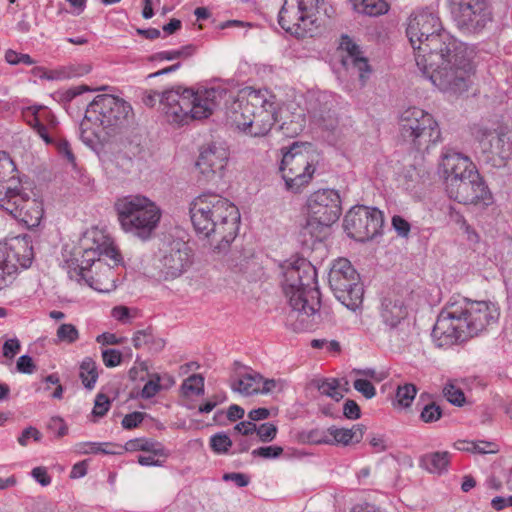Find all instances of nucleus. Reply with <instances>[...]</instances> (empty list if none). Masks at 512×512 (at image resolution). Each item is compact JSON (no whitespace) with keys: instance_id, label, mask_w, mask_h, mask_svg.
Wrapping results in <instances>:
<instances>
[{"instance_id":"nucleus-1","label":"nucleus","mask_w":512,"mask_h":512,"mask_svg":"<svg viewBox=\"0 0 512 512\" xmlns=\"http://www.w3.org/2000/svg\"><path fill=\"white\" fill-rule=\"evenodd\" d=\"M406 35L416 65L443 93L459 96L473 86L477 72V51L442 28L437 14L421 10L411 14Z\"/></svg>"},{"instance_id":"nucleus-2","label":"nucleus","mask_w":512,"mask_h":512,"mask_svg":"<svg viewBox=\"0 0 512 512\" xmlns=\"http://www.w3.org/2000/svg\"><path fill=\"white\" fill-rule=\"evenodd\" d=\"M190 98V122L209 118L222 102L229 99L233 101L226 107L227 122L245 135L263 137L276 122V97L266 89L245 87L233 98L223 86L192 88Z\"/></svg>"},{"instance_id":"nucleus-3","label":"nucleus","mask_w":512,"mask_h":512,"mask_svg":"<svg viewBox=\"0 0 512 512\" xmlns=\"http://www.w3.org/2000/svg\"><path fill=\"white\" fill-rule=\"evenodd\" d=\"M500 307L491 300L463 299L447 304L436 320L432 337L439 347L465 342L497 324Z\"/></svg>"},{"instance_id":"nucleus-4","label":"nucleus","mask_w":512,"mask_h":512,"mask_svg":"<svg viewBox=\"0 0 512 512\" xmlns=\"http://www.w3.org/2000/svg\"><path fill=\"white\" fill-rule=\"evenodd\" d=\"M189 210L195 232L214 250L226 249L237 236L241 215L229 199L217 193H202L193 199Z\"/></svg>"},{"instance_id":"nucleus-5","label":"nucleus","mask_w":512,"mask_h":512,"mask_svg":"<svg viewBox=\"0 0 512 512\" xmlns=\"http://www.w3.org/2000/svg\"><path fill=\"white\" fill-rule=\"evenodd\" d=\"M282 288L293 312L301 321V328H307L309 318L320 309V292L316 286L315 267L302 257L286 260L282 265Z\"/></svg>"},{"instance_id":"nucleus-6","label":"nucleus","mask_w":512,"mask_h":512,"mask_svg":"<svg viewBox=\"0 0 512 512\" xmlns=\"http://www.w3.org/2000/svg\"><path fill=\"white\" fill-rule=\"evenodd\" d=\"M114 209L121 229L142 241L153 237L162 219L160 206L142 194L117 198Z\"/></svg>"},{"instance_id":"nucleus-7","label":"nucleus","mask_w":512,"mask_h":512,"mask_svg":"<svg viewBox=\"0 0 512 512\" xmlns=\"http://www.w3.org/2000/svg\"><path fill=\"white\" fill-rule=\"evenodd\" d=\"M24 122L44 141L55 147L70 164L75 165V156L70 144L64 137L59 121L50 108L44 105H30L22 108Z\"/></svg>"},{"instance_id":"nucleus-8","label":"nucleus","mask_w":512,"mask_h":512,"mask_svg":"<svg viewBox=\"0 0 512 512\" xmlns=\"http://www.w3.org/2000/svg\"><path fill=\"white\" fill-rule=\"evenodd\" d=\"M133 116V108L129 102L110 94L97 95L85 112V119L102 127L107 134L128 126Z\"/></svg>"},{"instance_id":"nucleus-9","label":"nucleus","mask_w":512,"mask_h":512,"mask_svg":"<svg viewBox=\"0 0 512 512\" xmlns=\"http://www.w3.org/2000/svg\"><path fill=\"white\" fill-rule=\"evenodd\" d=\"M400 133L417 150H427L441 140V131L433 115L418 107H409L400 117Z\"/></svg>"},{"instance_id":"nucleus-10","label":"nucleus","mask_w":512,"mask_h":512,"mask_svg":"<svg viewBox=\"0 0 512 512\" xmlns=\"http://www.w3.org/2000/svg\"><path fill=\"white\" fill-rule=\"evenodd\" d=\"M307 225L305 230L316 238L324 227L335 223L342 212L341 198L334 189H319L311 193L306 201Z\"/></svg>"},{"instance_id":"nucleus-11","label":"nucleus","mask_w":512,"mask_h":512,"mask_svg":"<svg viewBox=\"0 0 512 512\" xmlns=\"http://www.w3.org/2000/svg\"><path fill=\"white\" fill-rule=\"evenodd\" d=\"M328 282L335 297L348 309L356 310L363 300L360 277L346 258L335 260L329 272Z\"/></svg>"},{"instance_id":"nucleus-12","label":"nucleus","mask_w":512,"mask_h":512,"mask_svg":"<svg viewBox=\"0 0 512 512\" xmlns=\"http://www.w3.org/2000/svg\"><path fill=\"white\" fill-rule=\"evenodd\" d=\"M279 170L286 190L297 194L310 184L316 166L312 155L307 151H302L301 146L294 143L283 154Z\"/></svg>"},{"instance_id":"nucleus-13","label":"nucleus","mask_w":512,"mask_h":512,"mask_svg":"<svg viewBox=\"0 0 512 512\" xmlns=\"http://www.w3.org/2000/svg\"><path fill=\"white\" fill-rule=\"evenodd\" d=\"M34 259L31 238L17 236L0 244V289L8 286L19 269H27Z\"/></svg>"},{"instance_id":"nucleus-14","label":"nucleus","mask_w":512,"mask_h":512,"mask_svg":"<svg viewBox=\"0 0 512 512\" xmlns=\"http://www.w3.org/2000/svg\"><path fill=\"white\" fill-rule=\"evenodd\" d=\"M319 0H284L278 14V23L287 33L297 38L312 36Z\"/></svg>"},{"instance_id":"nucleus-15","label":"nucleus","mask_w":512,"mask_h":512,"mask_svg":"<svg viewBox=\"0 0 512 512\" xmlns=\"http://www.w3.org/2000/svg\"><path fill=\"white\" fill-rule=\"evenodd\" d=\"M470 132L481 150L489 158L498 157L499 165H504L512 157V141L504 128L492 121H480L470 127Z\"/></svg>"},{"instance_id":"nucleus-16","label":"nucleus","mask_w":512,"mask_h":512,"mask_svg":"<svg viewBox=\"0 0 512 512\" xmlns=\"http://www.w3.org/2000/svg\"><path fill=\"white\" fill-rule=\"evenodd\" d=\"M0 208L24 223L28 228L39 226L44 216V205L41 196L33 191L25 192L19 187L0 203Z\"/></svg>"},{"instance_id":"nucleus-17","label":"nucleus","mask_w":512,"mask_h":512,"mask_svg":"<svg viewBox=\"0 0 512 512\" xmlns=\"http://www.w3.org/2000/svg\"><path fill=\"white\" fill-rule=\"evenodd\" d=\"M383 213L377 208L363 205L352 207L344 218V229L350 238L364 242L380 234Z\"/></svg>"},{"instance_id":"nucleus-18","label":"nucleus","mask_w":512,"mask_h":512,"mask_svg":"<svg viewBox=\"0 0 512 512\" xmlns=\"http://www.w3.org/2000/svg\"><path fill=\"white\" fill-rule=\"evenodd\" d=\"M452 14L459 28L478 32L492 20L487 0H451Z\"/></svg>"},{"instance_id":"nucleus-19","label":"nucleus","mask_w":512,"mask_h":512,"mask_svg":"<svg viewBox=\"0 0 512 512\" xmlns=\"http://www.w3.org/2000/svg\"><path fill=\"white\" fill-rule=\"evenodd\" d=\"M446 192L449 198L464 205L489 206L493 203L492 193L479 173L477 178L452 180L450 186L446 187Z\"/></svg>"},{"instance_id":"nucleus-20","label":"nucleus","mask_w":512,"mask_h":512,"mask_svg":"<svg viewBox=\"0 0 512 512\" xmlns=\"http://www.w3.org/2000/svg\"><path fill=\"white\" fill-rule=\"evenodd\" d=\"M285 387V380L281 378H264L259 372L251 368L238 373L231 382L232 390L245 396L279 393Z\"/></svg>"},{"instance_id":"nucleus-21","label":"nucleus","mask_w":512,"mask_h":512,"mask_svg":"<svg viewBox=\"0 0 512 512\" xmlns=\"http://www.w3.org/2000/svg\"><path fill=\"white\" fill-rule=\"evenodd\" d=\"M192 263L191 250L185 242L174 241L163 251L157 266L159 276L165 280L180 277Z\"/></svg>"},{"instance_id":"nucleus-22","label":"nucleus","mask_w":512,"mask_h":512,"mask_svg":"<svg viewBox=\"0 0 512 512\" xmlns=\"http://www.w3.org/2000/svg\"><path fill=\"white\" fill-rule=\"evenodd\" d=\"M192 88H178L163 93L160 105L166 120L174 125L183 126L190 123L189 99Z\"/></svg>"},{"instance_id":"nucleus-23","label":"nucleus","mask_w":512,"mask_h":512,"mask_svg":"<svg viewBox=\"0 0 512 512\" xmlns=\"http://www.w3.org/2000/svg\"><path fill=\"white\" fill-rule=\"evenodd\" d=\"M440 167L444 175L445 187L450 186L451 181L455 179L478 177V171L471 159L454 150H447L442 154Z\"/></svg>"},{"instance_id":"nucleus-24","label":"nucleus","mask_w":512,"mask_h":512,"mask_svg":"<svg viewBox=\"0 0 512 512\" xmlns=\"http://www.w3.org/2000/svg\"><path fill=\"white\" fill-rule=\"evenodd\" d=\"M81 247H92L107 258L111 259L115 264L121 260V254L114 244L111 236L102 228L92 227L88 229L80 239Z\"/></svg>"},{"instance_id":"nucleus-25","label":"nucleus","mask_w":512,"mask_h":512,"mask_svg":"<svg viewBox=\"0 0 512 512\" xmlns=\"http://www.w3.org/2000/svg\"><path fill=\"white\" fill-rule=\"evenodd\" d=\"M229 151L223 146L210 145L200 152L196 166L206 180L221 173L228 162Z\"/></svg>"},{"instance_id":"nucleus-26","label":"nucleus","mask_w":512,"mask_h":512,"mask_svg":"<svg viewBox=\"0 0 512 512\" xmlns=\"http://www.w3.org/2000/svg\"><path fill=\"white\" fill-rule=\"evenodd\" d=\"M339 48L347 53L343 59L344 65L351 66L359 73V78L365 81L371 72L368 59L362 55L360 47L348 35H342Z\"/></svg>"},{"instance_id":"nucleus-27","label":"nucleus","mask_w":512,"mask_h":512,"mask_svg":"<svg viewBox=\"0 0 512 512\" xmlns=\"http://www.w3.org/2000/svg\"><path fill=\"white\" fill-rule=\"evenodd\" d=\"M19 172L10 155L0 151V203L20 186Z\"/></svg>"},{"instance_id":"nucleus-28","label":"nucleus","mask_w":512,"mask_h":512,"mask_svg":"<svg viewBox=\"0 0 512 512\" xmlns=\"http://www.w3.org/2000/svg\"><path fill=\"white\" fill-rule=\"evenodd\" d=\"M90 272L85 273V278H79L78 281H85L92 289L108 293L115 289L116 273L113 267L107 263L99 262L94 272L95 275H89Z\"/></svg>"},{"instance_id":"nucleus-29","label":"nucleus","mask_w":512,"mask_h":512,"mask_svg":"<svg viewBox=\"0 0 512 512\" xmlns=\"http://www.w3.org/2000/svg\"><path fill=\"white\" fill-rule=\"evenodd\" d=\"M365 427L361 424H355L351 428H338L332 426L329 428L328 437H330V445L341 444L344 446L357 444L364 437Z\"/></svg>"},{"instance_id":"nucleus-30","label":"nucleus","mask_w":512,"mask_h":512,"mask_svg":"<svg viewBox=\"0 0 512 512\" xmlns=\"http://www.w3.org/2000/svg\"><path fill=\"white\" fill-rule=\"evenodd\" d=\"M132 344L135 349H145L152 353L161 352L166 345V341L154 334L152 327L137 330L132 336Z\"/></svg>"},{"instance_id":"nucleus-31","label":"nucleus","mask_w":512,"mask_h":512,"mask_svg":"<svg viewBox=\"0 0 512 512\" xmlns=\"http://www.w3.org/2000/svg\"><path fill=\"white\" fill-rule=\"evenodd\" d=\"M407 314V308L401 300L385 299L382 303V320L391 329L396 328Z\"/></svg>"},{"instance_id":"nucleus-32","label":"nucleus","mask_w":512,"mask_h":512,"mask_svg":"<svg viewBox=\"0 0 512 512\" xmlns=\"http://www.w3.org/2000/svg\"><path fill=\"white\" fill-rule=\"evenodd\" d=\"M88 66L81 65H69L63 68L62 71L53 72L47 71L42 67H35L32 69V73L35 76H39L40 78L47 79H61V78H71V77H79L89 72Z\"/></svg>"},{"instance_id":"nucleus-33","label":"nucleus","mask_w":512,"mask_h":512,"mask_svg":"<svg viewBox=\"0 0 512 512\" xmlns=\"http://www.w3.org/2000/svg\"><path fill=\"white\" fill-rule=\"evenodd\" d=\"M353 9L360 14L379 16L389 10L386 0H350Z\"/></svg>"},{"instance_id":"nucleus-34","label":"nucleus","mask_w":512,"mask_h":512,"mask_svg":"<svg viewBox=\"0 0 512 512\" xmlns=\"http://www.w3.org/2000/svg\"><path fill=\"white\" fill-rule=\"evenodd\" d=\"M450 462V454L444 452H433L421 458L422 466L431 473H441L446 470Z\"/></svg>"},{"instance_id":"nucleus-35","label":"nucleus","mask_w":512,"mask_h":512,"mask_svg":"<svg viewBox=\"0 0 512 512\" xmlns=\"http://www.w3.org/2000/svg\"><path fill=\"white\" fill-rule=\"evenodd\" d=\"M125 450L128 452L142 451L144 453H162V444L158 441L147 438H135L125 443Z\"/></svg>"},{"instance_id":"nucleus-36","label":"nucleus","mask_w":512,"mask_h":512,"mask_svg":"<svg viewBox=\"0 0 512 512\" xmlns=\"http://www.w3.org/2000/svg\"><path fill=\"white\" fill-rule=\"evenodd\" d=\"M181 393L184 398L192 399L204 394V377L193 374L186 378L181 385Z\"/></svg>"},{"instance_id":"nucleus-37","label":"nucleus","mask_w":512,"mask_h":512,"mask_svg":"<svg viewBox=\"0 0 512 512\" xmlns=\"http://www.w3.org/2000/svg\"><path fill=\"white\" fill-rule=\"evenodd\" d=\"M81 259L79 265V277L85 278L86 272H92L90 268L95 265V267L99 264V262H103L101 260V256H104L100 252L94 250L92 247H81Z\"/></svg>"},{"instance_id":"nucleus-38","label":"nucleus","mask_w":512,"mask_h":512,"mask_svg":"<svg viewBox=\"0 0 512 512\" xmlns=\"http://www.w3.org/2000/svg\"><path fill=\"white\" fill-rule=\"evenodd\" d=\"M80 378L83 385L88 388H94L97 379L98 371L97 364L91 357H85L80 364Z\"/></svg>"},{"instance_id":"nucleus-39","label":"nucleus","mask_w":512,"mask_h":512,"mask_svg":"<svg viewBox=\"0 0 512 512\" xmlns=\"http://www.w3.org/2000/svg\"><path fill=\"white\" fill-rule=\"evenodd\" d=\"M195 48L192 45L183 46L178 49L160 51L150 57L151 61H173L179 59H186L192 56Z\"/></svg>"},{"instance_id":"nucleus-40","label":"nucleus","mask_w":512,"mask_h":512,"mask_svg":"<svg viewBox=\"0 0 512 512\" xmlns=\"http://www.w3.org/2000/svg\"><path fill=\"white\" fill-rule=\"evenodd\" d=\"M417 395V388L414 384L406 383L399 385L396 389L394 406L409 408Z\"/></svg>"},{"instance_id":"nucleus-41","label":"nucleus","mask_w":512,"mask_h":512,"mask_svg":"<svg viewBox=\"0 0 512 512\" xmlns=\"http://www.w3.org/2000/svg\"><path fill=\"white\" fill-rule=\"evenodd\" d=\"M56 338L59 343L71 345L79 340L80 333L75 325L63 323L57 328Z\"/></svg>"},{"instance_id":"nucleus-42","label":"nucleus","mask_w":512,"mask_h":512,"mask_svg":"<svg viewBox=\"0 0 512 512\" xmlns=\"http://www.w3.org/2000/svg\"><path fill=\"white\" fill-rule=\"evenodd\" d=\"M318 389L321 394L329 396L336 401H339L344 397V392L340 388L339 381L335 378L322 380L318 385Z\"/></svg>"},{"instance_id":"nucleus-43","label":"nucleus","mask_w":512,"mask_h":512,"mask_svg":"<svg viewBox=\"0 0 512 512\" xmlns=\"http://www.w3.org/2000/svg\"><path fill=\"white\" fill-rule=\"evenodd\" d=\"M111 316L121 324H130L139 317V311L136 308L118 305L112 308Z\"/></svg>"},{"instance_id":"nucleus-44","label":"nucleus","mask_w":512,"mask_h":512,"mask_svg":"<svg viewBox=\"0 0 512 512\" xmlns=\"http://www.w3.org/2000/svg\"><path fill=\"white\" fill-rule=\"evenodd\" d=\"M211 449L217 454L227 453L232 441L225 433H217L210 438Z\"/></svg>"},{"instance_id":"nucleus-45","label":"nucleus","mask_w":512,"mask_h":512,"mask_svg":"<svg viewBox=\"0 0 512 512\" xmlns=\"http://www.w3.org/2000/svg\"><path fill=\"white\" fill-rule=\"evenodd\" d=\"M311 347L315 349H325L328 354L333 356L339 355L341 352V345L336 340L313 339L311 341Z\"/></svg>"},{"instance_id":"nucleus-46","label":"nucleus","mask_w":512,"mask_h":512,"mask_svg":"<svg viewBox=\"0 0 512 512\" xmlns=\"http://www.w3.org/2000/svg\"><path fill=\"white\" fill-rule=\"evenodd\" d=\"M441 416L442 411L435 403L425 405L420 413V419L425 423H433L439 420Z\"/></svg>"},{"instance_id":"nucleus-47","label":"nucleus","mask_w":512,"mask_h":512,"mask_svg":"<svg viewBox=\"0 0 512 512\" xmlns=\"http://www.w3.org/2000/svg\"><path fill=\"white\" fill-rule=\"evenodd\" d=\"M111 406L110 399L105 394H98L95 398L92 415L95 418H101L109 411Z\"/></svg>"},{"instance_id":"nucleus-48","label":"nucleus","mask_w":512,"mask_h":512,"mask_svg":"<svg viewBox=\"0 0 512 512\" xmlns=\"http://www.w3.org/2000/svg\"><path fill=\"white\" fill-rule=\"evenodd\" d=\"M102 445L104 443L100 442H81L76 445V451L79 454H97V453H111L110 451H107L102 448ZM107 445V443H105Z\"/></svg>"},{"instance_id":"nucleus-49","label":"nucleus","mask_w":512,"mask_h":512,"mask_svg":"<svg viewBox=\"0 0 512 512\" xmlns=\"http://www.w3.org/2000/svg\"><path fill=\"white\" fill-rule=\"evenodd\" d=\"M444 395L452 404L462 405L465 401V396L462 390L453 384H447L444 387Z\"/></svg>"},{"instance_id":"nucleus-50","label":"nucleus","mask_w":512,"mask_h":512,"mask_svg":"<svg viewBox=\"0 0 512 512\" xmlns=\"http://www.w3.org/2000/svg\"><path fill=\"white\" fill-rule=\"evenodd\" d=\"M102 361L108 368L119 366L122 362V353L117 349L102 350Z\"/></svg>"},{"instance_id":"nucleus-51","label":"nucleus","mask_w":512,"mask_h":512,"mask_svg":"<svg viewBox=\"0 0 512 512\" xmlns=\"http://www.w3.org/2000/svg\"><path fill=\"white\" fill-rule=\"evenodd\" d=\"M283 453V448L280 446H264L254 449L252 451V456L261 457L265 459H275L278 458Z\"/></svg>"},{"instance_id":"nucleus-52","label":"nucleus","mask_w":512,"mask_h":512,"mask_svg":"<svg viewBox=\"0 0 512 512\" xmlns=\"http://www.w3.org/2000/svg\"><path fill=\"white\" fill-rule=\"evenodd\" d=\"M277 431V427L272 423H264L261 424L259 427L256 426L255 430V432H257L259 439L262 442L272 441L276 437Z\"/></svg>"},{"instance_id":"nucleus-53","label":"nucleus","mask_w":512,"mask_h":512,"mask_svg":"<svg viewBox=\"0 0 512 512\" xmlns=\"http://www.w3.org/2000/svg\"><path fill=\"white\" fill-rule=\"evenodd\" d=\"M353 387L367 399H371L376 395L374 385L367 379H356L353 383Z\"/></svg>"},{"instance_id":"nucleus-54","label":"nucleus","mask_w":512,"mask_h":512,"mask_svg":"<svg viewBox=\"0 0 512 512\" xmlns=\"http://www.w3.org/2000/svg\"><path fill=\"white\" fill-rule=\"evenodd\" d=\"M167 456L164 446L162 445V453H144L138 456V463L143 466H159L161 461L159 458H165Z\"/></svg>"},{"instance_id":"nucleus-55","label":"nucleus","mask_w":512,"mask_h":512,"mask_svg":"<svg viewBox=\"0 0 512 512\" xmlns=\"http://www.w3.org/2000/svg\"><path fill=\"white\" fill-rule=\"evenodd\" d=\"M145 414L142 412H132L124 416L122 426L124 429H134L138 427L144 420Z\"/></svg>"},{"instance_id":"nucleus-56","label":"nucleus","mask_w":512,"mask_h":512,"mask_svg":"<svg viewBox=\"0 0 512 512\" xmlns=\"http://www.w3.org/2000/svg\"><path fill=\"white\" fill-rule=\"evenodd\" d=\"M2 349L3 356L12 360L20 352L21 345L17 338H11L4 342Z\"/></svg>"},{"instance_id":"nucleus-57","label":"nucleus","mask_w":512,"mask_h":512,"mask_svg":"<svg viewBox=\"0 0 512 512\" xmlns=\"http://www.w3.org/2000/svg\"><path fill=\"white\" fill-rule=\"evenodd\" d=\"M329 428L327 430H312L307 435V441L311 444H328L330 445V437H328Z\"/></svg>"},{"instance_id":"nucleus-58","label":"nucleus","mask_w":512,"mask_h":512,"mask_svg":"<svg viewBox=\"0 0 512 512\" xmlns=\"http://www.w3.org/2000/svg\"><path fill=\"white\" fill-rule=\"evenodd\" d=\"M125 340V337H119L110 332H104L96 337V342L101 345H121Z\"/></svg>"},{"instance_id":"nucleus-59","label":"nucleus","mask_w":512,"mask_h":512,"mask_svg":"<svg viewBox=\"0 0 512 512\" xmlns=\"http://www.w3.org/2000/svg\"><path fill=\"white\" fill-rule=\"evenodd\" d=\"M392 226L396 230L397 234L401 237H407L410 232V224L407 220L399 215H395L392 218Z\"/></svg>"},{"instance_id":"nucleus-60","label":"nucleus","mask_w":512,"mask_h":512,"mask_svg":"<svg viewBox=\"0 0 512 512\" xmlns=\"http://www.w3.org/2000/svg\"><path fill=\"white\" fill-rule=\"evenodd\" d=\"M41 438V433L34 427H28L23 430L21 435L18 437V443L21 446H27L31 439L34 441H39Z\"/></svg>"},{"instance_id":"nucleus-61","label":"nucleus","mask_w":512,"mask_h":512,"mask_svg":"<svg viewBox=\"0 0 512 512\" xmlns=\"http://www.w3.org/2000/svg\"><path fill=\"white\" fill-rule=\"evenodd\" d=\"M159 390L160 378L156 376L155 379H150L148 382L145 383L141 391V396L143 398H152L158 393Z\"/></svg>"},{"instance_id":"nucleus-62","label":"nucleus","mask_w":512,"mask_h":512,"mask_svg":"<svg viewBox=\"0 0 512 512\" xmlns=\"http://www.w3.org/2000/svg\"><path fill=\"white\" fill-rule=\"evenodd\" d=\"M360 407L353 400H346L343 406V414L348 419H358L360 417Z\"/></svg>"},{"instance_id":"nucleus-63","label":"nucleus","mask_w":512,"mask_h":512,"mask_svg":"<svg viewBox=\"0 0 512 512\" xmlns=\"http://www.w3.org/2000/svg\"><path fill=\"white\" fill-rule=\"evenodd\" d=\"M17 370L21 373L31 374L35 370V364L28 355H23L17 360Z\"/></svg>"},{"instance_id":"nucleus-64","label":"nucleus","mask_w":512,"mask_h":512,"mask_svg":"<svg viewBox=\"0 0 512 512\" xmlns=\"http://www.w3.org/2000/svg\"><path fill=\"white\" fill-rule=\"evenodd\" d=\"M33 478L39 482L42 486H47L51 482V477L43 467H36L32 470Z\"/></svg>"}]
</instances>
